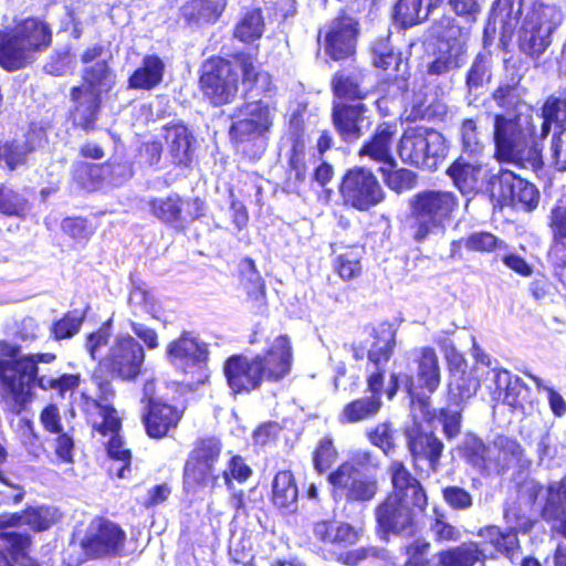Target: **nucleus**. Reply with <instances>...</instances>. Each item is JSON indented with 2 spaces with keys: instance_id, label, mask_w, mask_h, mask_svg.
I'll return each mask as SVG.
<instances>
[{
  "instance_id": "nucleus-1",
  "label": "nucleus",
  "mask_w": 566,
  "mask_h": 566,
  "mask_svg": "<svg viewBox=\"0 0 566 566\" xmlns=\"http://www.w3.org/2000/svg\"><path fill=\"white\" fill-rule=\"evenodd\" d=\"M370 336L373 340L366 352L360 345L352 346L353 358L356 361L367 358L365 382L369 395L352 399L343 406L337 418L342 424L369 421L380 412L384 405V384L388 364L397 346V333L391 324L381 323L373 328Z\"/></svg>"
},
{
  "instance_id": "nucleus-2",
  "label": "nucleus",
  "mask_w": 566,
  "mask_h": 566,
  "mask_svg": "<svg viewBox=\"0 0 566 566\" xmlns=\"http://www.w3.org/2000/svg\"><path fill=\"white\" fill-rule=\"evenodd\" d=\"M293 366V347L285 334L274 337L266 348L252 356L237 353L228 356L222 366L226 384L234 396L250 395L264 382L277 384L286 378Z\"/></svg>"
},
{
  "instance_id": "nucleus-3",
  "label": "nucleus",
  "mask_w": 566,
  "mask_h": 566,
  "mask_svg": "<svg viewBox=\"0 0 566 566\" xmlns=\"http://www.w3.org/2000/svg\"><path fill=\"white\" fill-rule=\"evenodd\" d=\"M115 78L116 75L108 60L98 61L82 69L81 82L70 88L72 106L67 117L74 128L85 133L97 128L104 96L113 91Z\"/></svg>"
},
{
  "instance_id": "nucleus-4",
  "label": "nucleus",
  "mask_w": 566,
  "mask_h": 566,
  "mask_svg": "<svg viewBox=\"0 0 566 566\" xmlns=\"http://www.w3.org/2000/svg\"><path fill=\"white\" fill-rule=\"evenodd\" d=\"M534 126H524L521 115H493V158L500 164H513L518 168L543 167V145L534 137Z\"/></svg>"
},
{
  "instance_id": "nucleus-5",
  "label": "nucleus",
  "mask_w": 566,
  "mask_h": 566,
  "mask_svg": "<svg viewBox=\"0 0 566 566\" xmlns=\"http://www.w3.org/2000/svg\"><path fill=\"white\" fill-rule=\"evenodd\" d=\"M459 210V198L450 190L423 189L408 201L405 227L412 241L422 244L431 235L444 234Z\"/></svg>"
},
{
  "instance_id": "nucleus-6",
  "label": "nucleus",
  "mask_w": 566,
  "mask_h": 566,
  "mask_svg": "<svg viewBox=\"0 0 566 566\" xmlns=\"http://www.w3.org/2000/svg\"><path fill=\"white\" fill-rule=\"evenodd\" d=\"M0 382L12 398L11 412L20 415L33 399L32 384L39 375V364H51L56 359L54 353L21 355V346L0 340Z\"/></svg>"
},
{
  "instance_id": "nucleus-7",
  "label": "nucleus",
  "mask_w": 566,
  "mask_h": 566,
  "mask_svg": "<svg viewBox=\"0 0 566 566\" xmlns=\"http://www.w3.org/2000/svg\"><path fill=\"white\" fill-rule=\"evenodd\" d=\"M398 136V119L379 120L371 134L361 143L358 148V156L368 158L370 161L380 164L378 172L384 184L396 193L412 189L418 181L415 171L397 167V160L392 154V147Z\"/></svg>"
},
{
  "instance_id": "nucleus-8",
  "label": "nucleus",
  "mask_w": 566,
  "mask_h": 566,
  "mask_svg": "<svg viewBox=\"0 0 566 566\" xmlns=\"http://www.w3.org/2000/svg\"><path fill=\"white\" fill-rule=\"evenodd\" d=\"M52 30L48 22L28 17L11 30H0V67L7 72L25 69L36 53L52 44Z\"/></svg>"
},
{
  "instance_id": "nucleus-9",
  "label": "nucleus",
  "mask_w": 566,
  "mask_h": 566,
  "mask_svg": "<svg viewBox=\"0 0 566 566\" xmlns=\"http://www.w3.org/2000/svg\"><path fill=\"white\" fill-rule=\"evenodd\" d=\"M229 127V137L237 153L250 161L259 160L265 153V135L273 125L269 105L261 101L245 102L238 106Z\"/></svg>"
},
{
  "instance_id": "nucleus-10",
  "label": "nucleus",
  "mask_w": 566,
  "mask_h": 566,
  "mask_svg": "<svg viewBox=\"0 0 566 566\" xmlns=\"http://www.w3.org/2000/svg\"><path fill=\"white\" fill-rule=\"evenodd\" d=\"M223 444L217 436L198 437L189 451L182 468V490L186 494H197L203 489L213 490L219 483L217 464Z\"/></svg>"
},
{
  "instance_id": "nucleus-11",
  "label": "nucleus",
  "mask_w": 566,
  "mask_h": 566,
  "mask_svg": "<svg viewBox=\"0 0 566 566\" xmlns=\"http://www.w3.org/2000/svg\"><path fill=\"white\" fill-rule=\"evenodd\" d=\"M241 77L235 63L218 54L206 59L199 70L198 88L211 107L232 104L239 95Z\"/></svg>"
},
{
  "instance_id": "nucleus-12",
  "label": "nucleus",
  "mask_w": 566,
  "mask_h": 566,
  "mask_svg": "<svg viewBox=\"0 0 566 566\" xmlns=\"http://www.w3.org/2000/svg\"><path fill=\"white\" fill-rule=\"evenodd\" d=\"M91 380L97 389V397L81 392L80 408L91 430L102 437L119 436L123 429V419L117 409L109 401L115 397V389L111 380L99 371H92Z\"/></svg>"
},
{
  "instance_id": "nucleus-13",
  "label": "nucleus",
  "mask_w": 566,
  "mask_h": 566,
  "mask_svg": "<svg viewBox=\"0 0 566 566\" xmlns=\"http://www.w3.org/2000/svg\"><path fill=\"white\" fill-rule=\"evenodd\" d=\"M166 355L168 361L188 377L186 381L190 389L209 380V346L191 332L182 331L177 338L169 342Z\"/></svg>"
},
{
  "instance_id": "nucleus-14",
  "label": "nucleus",
  "mask_w": 566,
  "mask_h": 566,
  "mask_svg": "<svg viewBox=\"0 0 566 566\" xmlns=\"http://www.w3.org/2000/svg\"><path fill=\"white\" fill-rule=\"evenodd\" d=\"M146 353L144 346L132 335H118L93 371L104 377L134 382L145 373Z\"/></svg>"
},
{
  "instance_id": "nucleus-15",
  "label": "nucleus",
  "mask_w": 566,
  "mask_h": 566,
  "mask_svg": "<svg viewBox=\"0 0 566 566\" xmlns=\"http://www.w3.org/2000/svg\"><path fill=\"white\" fill-rule=\"evenodd\" d=\"M370 455L364 453L363 458H354L342 462L336 470L328 474L334 497L345 499L349 503L371 501L378 493L379 486L376 476L363 473L364 461Z\"/></svg>"
},
{
  "instance_id": "nucleus-16",
  "label": "nucleus",
  "mask_w": 566,
  "mask_h": 566,
  "mask_svg": "<svg viewBox=\"0 0 566 566\" xmlns=\"http://www.w3.org/2000/svg\"><path fill=\"white\" fill-rule=\"evenodd\" d=\"M553 12V6L533 0L517 31L518 51L536 65L552 44V28L547 24Z\"/></svg>"
},
{
  "instance_id": "nucleus-17",
  "label": "nucleus",
  "mask_w": 566,
  "mask_h": 566,
  "mask_svg": "<svg viewBox=\"0 0 566 566\" xmlns=\"http://www.w3.org/2000/svg\"><path fill=\"white\" fill-rule=\"evenodd\" d=\"M359 33V19L346 8H340L326 28L318 31L317 41L323 38L324 52L331 60L353 61L357 53Z\"/></svg>"
},
{
  "instance_id": "nucleus-18",
  "label": "nucleus",
  "mask_w": 566,
  "mask_h": 566,
  "mask_svg": "<svg viewBox=\"0 0 566 566\" xmlns=\"http://www.w3.org/2000/svg\"><path fill=\"white\" fill-rule=\"evenodd\" d=\"M338 191L345 206L365 212L380 205L386 193L371 169L354 166L343 175Z\"/></svg>"
},
{
  "instance_id": "nucleus-19",
  "label": "nucleus",
  "mask_w": 566,
  "mask_h": 566,
  "mask_svg": "<svg viewBox=\"0 0 566 566\" xmlns=\"http://www.w3.org/2000/svg\"><path fill=\"white\" fill-rule=\"evenodd\" d=\"M127 534L116 522L96 517L80 542L82 553L90 560L111 559L127 555Z\"/></svg>"
},
{
  "instance_id": "nucleus-20",
  "label": "nucleus",
  "mask_w": 566,
  "mask_h": 566,
  "mask_svg": "<svg viewBox=\"0 0 566 566\" xmlns=\"http://www.w3.org/2000/svg\"><path fill=\"white\" fill-rule=\"evenodd\" d=\"M148 207L154 218L179 232H185L191 223L205 218L208 209L201 197L184 199L177 192L164 198H150Z\"/></svg>"
},
{
  "instance_id": "nucleus-21",
  "label": "nucleus",
  "mask_w": 566,
  "mask_h": 566,
  "mask_svg": "<svg viewBox=\"0 0 566 566\" xmlns=\"http://www.w3.org/2000/svg\"><path fill=\"white\" fill-rule=\"evenodd\" d=\"M140 421L149 439L161 440L175 432L187 410L185 400L149 396L144 399Z\"/></svg>"
},
{
  "instance_id": "nucleus-22",
  "label": "nucleus",
  "mask_w": 566,
  "mask_h": 566,
  "mask_svg": "<svg viewBox=\"0 0 566 566\" xmlns=\"http://www.w3.org/2000/svg\"><path fill=\"white\" fill-rule=\"evenodd\" d=\"M416 371L413 375L405 374L402 384L411 402L419 401L427 406L429 397L441 385V367L438 354L431 346H422L413 350Z\"/></svg>"
},
{
  "instance_id": "nucleus-23",
  "label": "nucleus",
  "mask_w": 566,
  "mask_h": 566,
  "mask_svg": "<svg viewBox=\"0 0 566 566\" xmlns=\"http://www.w3.org/2000/svg\"><path fill=\"white\" fill-rule=\"evenodd\" d=\"M489 189L502 206L531 212L538 207L541 192L535 184L513 170L501 168L489 180Z\"/></svg>"
},
{
  "instance_id": "nucleus-24",
  "label": "nucleus",
  "mask_w": 566,
  "mask_h": 566,
  "mask_svg": "<svg viewBox=\"0 0 566 566\" xmlns=\"http://www.w3.org/2000/svg\"><path fill=\"white\" fill-rule=\"evenodd\" d=\"M442 135L433 128L415 127L399 139L401 159L415 167H431L443 156Z\"/></svg>"
},
{
  "instance_id": "nucleus-25",
  "label": "nucleus",
  "mask_w": 566,
  "mask_h": 566,
  "mask_svg": "<svg viewBox=\"0 0 566 566\" xmlns=\"http://www.w3.org/2000/svg\"><path fill=\"white\" fill-rule=\"evenodd\" d=\"M430 543L417 538L403 546L406 560L402 566H473L479 558L478 548L473 544H460L439 551L436 554L437 563L432 565L428 557Z\"/></svg>"
},
{
  "instance_id": "nucleus-26",
  "label": "nucleus",
  "mask_w": 566,
  "mask_h": 566,
  "mask_svg": "<svg viewBox=\"0 0 566 566\" xmlns=\"http://www.w3.org/2000/svg\"><path fill=\"white\" fill-rule=\"evenodd\" d=\"M417 509L386 494L375 506L376 531L380 537L413 535L417 527Z\"/></svg>"
},
{
  "instance_id": "nucleus-27",
  "label": "nucleus",
  "mask_w": 566,
  "mask_h": 566,
  "mask_svg": "<svg viewBox=\"0 0 566 566\" xmlns=\"http://www.w3.org/2000/svg\"><path fill=\"white\" fill-rule=\"evenodd\" d=\"M551 233L548 261L557 281L566 287V193L552 206L547 214Z\"/></svg>"
},
{
  "instance_id": "nucleus-28",
  "label": "nucleus",
  "mask_w": 566,
  "mask_h": 566,
  "mask_svg": "<svg viewBox=\"0 0 566 566\" xmlns=\"http://www.w3.org/2000/svg\"><path fill=\"white\" fill-rule=\"evenodd\" d=\"M391 491L387 494L424 513L428 494L421 481L415 476L401 460H392L387 469Z\"/></svg>"
},
{
  "instance_id": "nucleus-29",
  "label": "nucleus",
  "mask_w": 566,
  "mask_h": 566,
  "mask_svg": "<svg viewBox=\"0 0 566 566\" xmlns=\"http://www.w3.org/2000/svg\"><path fill=\"white\" fill-rule=\"evenodd\" d=\"M289 149L284 167L283 185L287 190L295 191L308 176L306 159V133L302 122L291 124L286 134Z\"/></svg>"
},
{
  "instance_id": "nucleus-30",
  "label": "nucleus",
  "mask_w": 566,
  "mask_h": 566,
  "mask_svg": "<svg viewBox=\"0 0 566 566\" xmlns=\"http://www.w3.org/2000/svg\"><path fill=\"white\" fill-rule=\"evenodd\" d=\"M238 287L241 291V304L253 315L268 311L266 283L260 274L255 261L245 256L238 269Z\"/></svg>"
},
{
  "instance_id": "nucleus-31",
  "label": "nucleus",
  "mask_w": 566,
  "mask_h": 566,
  "mask_svg": "<svg viewBox=\"0 0 566 566\" xmlns=\"http://www.w3.org/2000/svg\"><path fill=\"white\" fill-rule=\"evenodd\" d=\"M476 535L481 542L468 541L462 544H473L478 548L479 558L473 563H484L488 557L503 555L512 558L520 549V541L514 532L503 531L496 525H486L479 528Z\"/></svg>"
},
{
  "instance_id": "nucleus-32",
  "label": "nucleus",
  "mask_w": 566,
  "mask_h": 566,
  "mask_svg": "<svg viewBox=\"0 0 566 566\" xmlns=\"http://www.w3.org/2000/svg\"><path fill=\"white\" fill-rule=\"evenodd\" d=\"M367 111L364 103L332 102L331 122L344 143H355L364 136L363 122Z\"/></svg>"
},
{
  "instance_id": "nucleus-33",
  "label": "nucleus",
  "mask_w": 566,
  "mask_h": 566,
  "mask_svg": "<svg viewBox=\"0 0 566 566\" xmlns=\"http://www.w3.org/2000/svg\"><path fill=\"white\" fill-rule=\"evenodd\" d=\"M407 448L413 467L424 461L436 472L440 464L444 444L433 431H424L421 426H413L406 432Z\"/></svg>"
},
{
  "instance_id": "nucleus-34",
  "label": "nucleus",
  "mask_w": 566,
  "mask_h": 566,
  "mask_svg": "<svg viewBox=\"0 0 566 566\" xmlns=\"http://www.w3.org/2000/svg\"><path fill=\"white\" fill-rule=\"evenodd\" d=\"M171 164L178 168H190L195 158L196 138L182 120H174L164 126Z\"/></svg>"
},
{
  "instance_id": "nucleus-35",
  "label": "nucleus",
  "mask_w": 566,
  "mask_h": 566,
  "mask_svg": "<svg viewBox=\"0 0 566 566\" xmlns=\"http://www.w3.org/2000/svg\"><path fill=\"white\" fill-rule=\"evenodd\" d=\"M509 249L507 243L488 230H475L465 237L452 240L449 256L452 260H462L464 251L479 255H496Z\"/></svg>"
},
{
  "instance_id": "nucleus-36",
  "label": "nucleus",
  "mask_w": 566,
  "mask_h": 566,
  "mask_svg": "<svg viewBox=\"0 0 566 566\" xmlns=\"http://www.w3.org/2000/svg\"><path fill=\"white\" fill-rule=\"evenodd\" d=\"M367 71L355 66L350 71L339 70L331 80L332 102L363 103L371 90L366 85Z\"/></svg>"
},
{
  "instance_id": "nucleus-37",
  "label": "nucleus",
  "mask_w": 566,
  "mask_h": 566,
  "mask_svg": "<svg viewBox=\"0 0 566 566\" xmlns=\"http://www.w3.org/2000/svg\"><path fill=\"white\" fill-rule=\"evenodd\" d=\"M492 371L495 384L491 392L493 399L502 398L503 403L513 411L524 410L527 403L531 405V388L518 376L513 377L504 368H494Z\"/></svg>"
},
{
  "instance_id": "nucleus-38",
  "label": "nucleus",
  "mask_w": 566,
  "mask_h": 566,
  "mask_svg": "<svg viewBox=\"0 0 566 566\" xmlns=\"http://www.w3.org/2000/svg\"><path fill=\"white\" fill-rule=\"evenodd\" d=\"M447 397L450 403L461 406L476 395L481 381L469 369L467 359L447 366Z\"/></svg>"
},
{
  "instance_id": "nucleus-39",
  "label": "nucleus",
  "mask_w": 566,
  "mask_h": 566,
  "mask_svg": "<svg viewBox=\"0 0 566 566\" xmlns=\"http://www.w3.org/2000/svg\"><path fill=\"white\" fill-rule=\"evenodd\" d=\"M446 175L463 196L476 193L483 181V165L459 156L447 167Z\"/></svg>"
},
{
  "instance_id": "nucleus-40",
  "label": "nucleus",
  "mask_w": 566,
  "mask_h": 566,
  "mask_svg": "<svg viewBox=\"0 0 566 566\" xmlns=\"http://www.w3.org/2000/svg\"><path fill=\"white\" fill-rule=\"evenodd\" d=\"M239 63L241 71V81L247 83L251 88L260 90L263 97H272L276 93V85L273 76L268 71L260 70L256 54L240 51L232 55Z\"/></svg>"
},
{
  "instance_id": "nucleus-41",
  "label": "nucleus",
  "mask_w": 566,
  "mask_h": 566,
  "mask_svg": "<svg viewBox=\"0 0 566 566\" xmlns=\"http://www.w3.org/2000/svg\"><path fill=\"white\" fill-rule=\"evenodd\" d=\"M165 71V62L159 55L146 54L128 76L127 86L136 91H153L163 83Z\"/></svg>"
},
{
  "instance_id": "nucleus-42",
  "label": "nucleus",
  "mask_w": 566,
  "mask_h": 566,
  "mask_svg": "<svg viewBox=\"0 0 566 566\" xmlns=\"http://www.w3.org/2000/svg\"><path fill=\"white\" fill-rule=\"evenodd\" d=\"M336 243L331 244L333 258V271L344 282L355 281L361 276L364 247L350 244L340 248L339 252L335 250Z\"/></svg>"
},
{
  "instance_id": "nucleus-43",
  "label": "nucleus",
  "mask_w": 566,
  "mask_h": 566,
  "mask_svg": "<svg viewBox=\"0 0 566 566\" xmlns=\"http://www.w3.org/2000/svg\"><path fill=\"white\" fill-rule=\"evenodd\" d=\"M227 7V0H187L180 15L187 24H213Z\"/></svg>"
},
{
  "instance_id": "nucleus-44",
  "label": "nucleus",
  "mask_w": 566,
  "mask_h": 566,
  "mask_svg": "<svg viewBox=\"0 0 566 566\" xmlns=\"http://www.w3.org/2000/svg\"><path fill=\"white\" fill-rule=\"evenodd\" d=\"M32 537L27 533L15 531L0 532V554L10 557L18 566H40L29 555Z\"/></svg>"
},
{
  "instance_id": "nucleus-45",
  "label": "nucleus",
  "mask_w": 566,
  "mask_h": 566,
  "mask_svg": "<svg viewBox=\"0 0 566 566\" xmlns=\"http://www.w3.org/2000/svg\"><path fill=\"white\" fill-rule=\"evenodd\" d=\"M298 499V488L291 470L277 471L272 480L271 502L279 510L294 511Z\"/></svg>"
},
{
  "instance_id": "nucleus-46",
  "label": "nucleus",
  "mask_w": 566,
  "mask_h": 566,
  "mask_svg": "<svg viewBox=\"0 0 566 566\" xmlns=\"http://www.w3.org/2000/svg\"><path fill=\"white\" fill-rule=\"evenodd\" d=\"M506 72L512 71L507 80L501 82L492 92L491 97L500 108L515 107L521 98L520 87L525 71L510 60L505 61Z\"/></svg>"
},
{
  "instance_id": "nucleus-47",
  "label": "nucleus",
  "mask_w": 566,
  "mask_h": 566,
  "mask_svg": "<svg viewBox=\"0 0 566 566\" xmlns=\"http://www.w3.org/2000/svg\"><path fill=\"white\" fill-rule=\"evenodd\" d=\"M459 452L462 459L482 475L488 474L492 464L491 448L481 438L467 433Z\"/></svg>"
},
{
  "instance_id": "nucleus-48",
  "label": "nucleus",
  "mask_w": 566,
  "mask_h": 566,
  "mask_svg": "<svg viewBox=\"0 0 566 566\" xmlns=\"http://www.w3.org/2000/svg\"><path fill=\"white\" fill-rule=\"evenodd\" d=\"M106 454L109 460L118 462V465H109L108 474L112 478L126 479L132 473L133 453L129 448L125 447L123 437L113 436L105 443Z\"/></svg>"
},
{
  "instance_id": "nucleus-49",
  "label": "nucleus",
  "mask_w": 566,
  "mask_h": 566,
  "mask_svg": "<svg viewBox=\"0 0 566 566\" xmlns=\"http://www.w3.org/2000/svg\"><path fill=\"white\" fill-rule=\"evenodd\" d=\"M35 149L29 139H6L0 140V167L13 171L28 161V156Z\"/></svg>"
},
{
  "instance_id": "nucleus-50",
  "label": "nucleus",
  "mask_w": 566,
  "mask_h": 566,
  "mask_svg": "<svg viewBox=\"0 0 566 566\" xmlns=\"http://www.w3.org/2000/svg\"><path fill=\"white\" fill-rule=\"evenodd\" d=\"M265 30L263 11L261 8H253L243 13L235 23L232 35L238 41L250 44L262 38Z\"/></svg>"
},
{
  "instance_id": "nucleus-51",
  "label": "nucleus",
  "mask_w": 566,
  "mask_h": 566,
  "mask_svg": "<svg viewBox=\"0 0 566 566\" xmlns=\"http://www.w3.org/2000/svg\"><path fill=\"white\" fill-rule=\"evenodd\" d=\"M467 48L463 43H449L446 50L439 51L428 64L427 73L432 76H441L463 64Z\"/></svg>"
},
{
  "instance_id": "nucleus-52",
  "label": "nucleus",
  "mask_w": 566,
  "mask_h": 566,
  "mask_svg": "<svg viewBox=\"0 0 566 566\" xmlns=\"http://www.w3.org/2000/svg\"><path fill=\"white\" fill-rule=\"evenodd\" d=\"M31 209L29 199L12 185L0 184V214L24 219Z\"/></svg>"
},
{
  "instance_id": "nucleus-53",
  "label": "nucleus",
  "mask_w": 566,
  "mask_h": 566,
  "mask_svg": "<svg viewBox=\"0 0 566 566\" xmlns=\"http://www.w3.org/2000/svg\"><path fill=\"white\" fill-rule=\"evenodd\" d=\"M97 226L86 217L69 216L61 221V231L77 244L85 245L96 232Z\"/></svg>"
},
{
  "instance_id": "nucleus-54",
  "label": "nucleus",
  "mask_w": 566,
  "mask_h": 566,
  "mask_svg": "<svg viewBox=\"0 0 566 566\" xmlns=\"http://www.w3.org/2000/svg\"><path fill=\"white\" fill-rule=\"evenodd\" d=\"M86 317V310H72L65 312L62 317L54 321L50 327L51 337L56 340L72 338L76 335Z\"/></svg>"
},
{
  "instance_id": "nucleus-55",
  "label": "nucleus",
  "mask_w": 566,
  "mask_h": 566,
  "mask_svg": "<svg viewBox=\"0 0 566 566\" xmlns=\"http://www.w3.org/2000/svg\"><path fill=\"white\" fill-rule=\"evenodd\" d=\"M81 385L80 374L64 373L57 377H46L42 375L32 387H38L43 391H55L57 396L64 398L66 392L75 391Z\"/></svg>"
},
{
  "instance_id": "nucleus-56",
  "label": "nucleus",
  "mask_w": 566,
  "mask_h": 566,
  "mask_svg": "<svg viewBox=\"0 0 566 566\" xmlns=\"http://www.w3.org/2000/svg\"><path fill=\"white\" fill-rule=\"evenodd\" d=\"M420 0H398L394 8V19L402 29L415 27L426 21Z\"/></svg>"
},
{
  "instance_id": "nucleus-57",
  "label": "nucleus",
  "mask_w": 566,
  "mask_h": 566,
  "mask_svg": "<svg viewBox=\"0 0 566 566\" xmlns=\"http://www.w3.org/2000/svg\"><path fill=\"white\" fill-rule=\"evenodd\" d=\"M111 168L109 161L86 163L80 161L74 166V177L84 187H97L105 179L106 169Z\"/></svg>"
},
{
  "instance_id": "nucleus-58",
  "label": "nucleus",
  "mask_w": 566,
  "mask_h": 566,
  "mask_svg": "<svg viewBox=\"0 0 566 566\" xmlns=\"http://www.w3.org/2000/svg\"><path fill=\"white\" fill-rule=\"evenodd\" d=\"M492 78L490 57L486 52H479L465 74V85L472 91L482 87Z\"/></svg>"
},
{
  "instance_id": "nucleus-59",
  "label": "nucleus",
  "mask_w": 566,
  "mask_h": 566,
  "mask_svg": "<svg viewBox=\"0 0 566 566\" xmlns=\"http://www.w3.org/2000/svg\"><path fill=\"white\" fill-rule=\"evenodd\" d=\"M371 51L374 65L384 71L391 66L397 69L401 62V53L394 50L388 38L376 39L371 44Z\"/></svg>"
},
{
  "instance_id": "nucleus-60",
  "label": "nucleus",
  "mask_w": 566,
  "mask_h": 566,
  "mask_svg": "<svg viewBox=\"0 0 566 566\" xmlns=\"http://www.w3.org/2000/svg\"><path fill=\"white\" fill-rule=\"evenodd\" d=\"M460 140L462 150L470 155H480L484 149L482 135L476 118H464L460 123Z\"/></svg>"
},
{
  "instance_id": "nucleus-61",
  "label": "nucleus",
  "mask_w": 566,
  "mask_h": 566,
  "mask_svg": "<svg viewBox=\"0 0 566 566\" xmlns=\"http://www.w3.org/2000/svg\"><path fill=\"white\" fill-rule=\"evenodd\" d=\"M523 11V0H494L492 3L491 14L500 18L502 28L511 30L513 25L521 19Z\"/></svg>"
},
{
  "instance_id": "nucleus-62",
  "label": "nucleus",
  "mask_w": 566,
  "mask_h": 566,
  "mask_svg": "<svg viewBox=\"0 0 566 566\" xmlns=\"http://www.w3.org/2000/svg\"><path fill=\"white\" fill-rule=\"evenodd\" d=\"M338 457V452L331 437H323L318 440L313 453V467L317 473H325L332 468Z\"/></svg>"
},
{
  "instance_id": "nucleus-63",
  "label": "nucleus",
  "mask_w": 566,
  "mask_h": 566,
  "mask_svg": "<svg viewBox=\"0 0 566 566\" xmlns=\"http://www.w3.org/2000/svg\"><path fill=\"white\" fill-rule=\"evenodd\" d=\"M253 474L252 468L247 460L240 454L231 455L227 461L226 470L222 472L224 484L230 489L233 481L242 484L245 483Z\"/></svg>"
},
{
  "instance_id": "nucleus-64",
  "label": "nucleus",
  "mask_w": 566,
  "mask_h": 566,
  "mask_svg": "<svg viewBox=\"0 0 566 566\" xmlns=\"http://www.w3.org/2000/svg\"><path fill=\"white\" fill-rule=\"evenodd\" d=\"M54 523L51 509L45 505L24 507V525L32 532L40 533L49 530Z\"/></svg>"
}]
</instances>
